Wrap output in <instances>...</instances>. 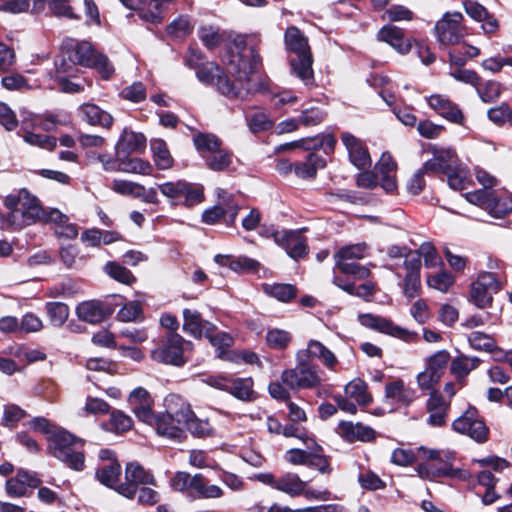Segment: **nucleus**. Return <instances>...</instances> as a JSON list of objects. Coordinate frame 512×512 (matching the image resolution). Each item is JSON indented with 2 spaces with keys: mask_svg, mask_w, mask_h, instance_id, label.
<instances>
[{
  "mask_svg": "<svg viewBox=\"0 0 512 512\" xmlns=\"http://www.w3.org/2000/svg\"><path fill=\"white\" fill-rule=\"evenodd\" d=\"M194 56L195 51L191 50L186 64L196 70L200 82L215 86L224 96L243 99L254 90L252 75L259 59L254 49L246 45L243 34H234L224 44L222 59L230 76L222 74L220 67L213 62H194Z\"/></svg>",
  "mask_w": 512,
  "mask_h": 512,
  "instance_id": "obj_1",
  "label": "nucleus"
},
{
  "mask_svg": "<svg viewBox=\"0 0 512 512\" xmlns=\"http://www.w3.org/2000/svg\"><path fill=\"white\" fill-rule=\"evenodd\" d=\"M5 205L10 210L8 224L14 228L21 229L40 221L42 207L26 189H22L17 196H8Z\"/></svg>",
  "mask_w": 512,
  "mask_h": 512,
  "instance_id": "obj_2",
  "label": "nucleus"
},
{
  "mask_svg": "<svg viewBox=\"0 0 512 512\" xmlns=\"http://www.w3.org/2000/svg\"><path fill=\"white\" fill-rule=\"evenodd\" d=\"M285 44L287 50L295 55L290 58L292 74L298 77L306 86L313 85V59L308 39L303 34H285Z\"/></svg>",
  "mask_w": 512,
  "mask_h": 512,
  "instance_id": "obj_3",
  "label": "nucleus"
},
{
  "mask_svg": "<svg viewBox=\"0 0 512 512\" xmlns=\"http://www.w3.org/2000/svg\"><path fill=\"white\" fill-rule=\"evenodd\" d=\"M418 476L424 480H434L439 477H451L466 479L468 473L464 470H454L451 464L443 458L439 450L419 447L418 464L416 467Z\"/></svg>",
  "mask_w": 512,
  "mask_h": 512,
  "instance_id": "obj_4",
  "label": "nucleus"
},
{
  "mask_svg": "<svg viewBox=\"0 0 512 512\" xmlns=\"http://www.w3.org/2000/svg\"><path fill=\"white\" fill-rule=\"evenodd\" d=\"M62 50L71 53L77 65L96 69L104 79L110 78L114 73V67L108 58L96 51L89 42L67 38L62 44Z\"/></svg>",
  "mask_w": 512,
  "mask_h": 512,
  "instance_id": "obj_5",
  "label": "nucleus"
},
{
  "mask_svg": "<svg viewBox=\"0 0 512 512\" xmlns=\"http://www.w3.org/2000/svg\"><path fill=\"white\" fill-rule=\"evenodd\" d=\"M76 445V438L61 428L48 440V450L54 457L75 470H82L84 455L75 449Z\"/></svg>",
  "mask_w": 512,
  "mask_h": 512,
  "instance_id": "obj_6",
  "label": "nucleus"
},
{
  "mask_svg": "<svg viewBox=\"0 0 512 512\" xmlns=\"http://www.w3.org/2000/svg\"><path fill=\"white\" fill-rule=\"evenodd\" d=\"M281 381L291 389H312L321 384L322 377L316 365L297 359L294 368L282 372Z\"/></svg>",
  "mask_w": 512,
  "mask_h": 512,
  "instance_id": "obj_7",
  "label": "nucleus"
},
{
  "mask_svg": "<svg viewBox=\"0 0 512 512\" xmlns=\"http://www.w3.org/2000/svg\"><path fill=\"white\" fill-rule=\"evenodd\" d=\"M125 482L117 487V492L122 496L133 499L139 485L156 486V479L151 471L145 469L138 462H128L124 472Z\"/></svg>",
  "mask_w": 512,
  "mask_h": 512,
  "instance_id": "obj_8",
  "label": "nucleus"
},
{
  "mask_svg": "<svg viewBox=\"0 0 512 512\" xmlns=\"http://www.w3.org/2000/svg\"><path fill=\"white\" fill-rule=\"evenodd\" d=\"M452 426L456 432L467 435L478 443L488 439L489 429L474 407L468 408L453 422Z\"/></svg>",
  "mask_w": 512,
  "mask_h": 512,
  "instance_id": "obj_9",
  "label": "nucleus"
},
{
  "mask_svg": "<svg viewBox=\"0 0 512 512\" xmlns=\"http://www.w3.org/2000/svg\"><path fill=\"white\" fill-rule=\"evenodd\" d=\"M185 344L186 342L182 336L171 333L161 346L152 350L151 357L159 363L181 366L185 363L183 356Z\"/></svg>",
  "mask_w": 512,
  "mask_h": 512,
  "instance_id": "obj_10",
  "label": "nucleus"
},
{
  "mask_svg": "<svg viewBox=\"0 0 512 512\" xmlns=\"http://www.w3.org/2000/svg\"><path fill=\"white\" fill-rule=\"evenodd\" d=\"M125 7L137 11L138 17L145 23L158 25L165 18L167 4L173 0H119Z\"/></svg>",
  "mask_w": 512,
  "mask_h": 512,
  "instance_id": "obj_11",
  "label": "nucleus"
},
{
  "mask_svg": "<svg viewBox=\"0 0 512 512\" xmlns=\"http://www.w3.org/2000/svg\"><path fill=\"white\" fill-rule=\"evenodd\" d=\"M358 321L366 328L397 337L406 342H411L416 338V333L399 327L391 320L378 315L371 313L359 314Z\"/></svg>",
  "mask_w": 512,
  "mask_h": 512,
  "instance_id": "obj_12",
  "label": "nucleus"
},
{
  "mask_svg": "<svg viewBox=\"0 0 512 512\" xmlns=\"http://www.w3.org/2000/svg\"><path fill=\"white\" fill-rule=\"evenodd\" d=\"M341 141L347 150L350 162L358 169L371 166L372 159L364 141L350 132L341 133Z\"/></svg>",
  "mask_w": 512,
  "mask_h": 512,
  "instance_id": "obj_13",
  "label": "nucleus"
},
{
  "mask_svg": "<svg viewBox=\"0 0 512 512\" xmlns=\"http://www.w3.org/2000/svg\"><path fill=\"white\" fill-rule=\"evenodd\" d=\"M272 236L291 258L297 260L307 254V242L300 231H275Z\"/></svg>",
  "mask_w": 512,
  "mask_h": 512,
  "instance_id": "obj_14",
  "label": "nucleus"
},
{
  "mask_svg": "<svg viewBox=\"0 0 512 512\" xmlns=\"http://www.w3.org/2000/svg\"><path fill=\"white\" fill-rule=\"evenodd\" d=\"M384 399L390 405L407 407L416 399V391L402 379H395L385 384Z\"/></svg>",
  "mask_w": 512,
  "mask_h": 512,
  "instance_id": "obj_15",
  "label": "nucleus"
},
{
  "mask_svg": "<svg viewBox=\"0 0 512 512\" xmlns=\"http://www.w3.org/2000/svg\"><path fill=\"white\" fill-rule=\"evenodd\" d=\"M150 417L151 419L142 420V422L152 426L159 436L173 440H181L184 437V427L165 412L159 414L150 412Z\"/></svg>",
  "mask_w": 512,
  "mask_h": 512,
  "instance_id": "obj_16",
  "label": "nucleus"
},
{
  "mask_svg": "<svg viewBox=\"0 0 512 512\" xmlns=\"http://www.w3.org/2000/svg\"><path fill=\"white\" fill-rule=\"evenodd\" d=\"M431 109H433L442 118L455 123L462 124L464 115L457 104L452 102L447 96L433 94L426 98Z\"/></svg>",
  "mask_w": 512,
  "mask_h": 512,
  "instance_id": "obj_17",
  "label": "nucleus"
},
{
  "mask_svg": "<svg viewBox=\"0 0 512 512\" xmlns=\"http://www.w3.org/2000/svg\"><path fill=\"white\" fill-rule=\"evenodd\" d=\"M296 359H302L308 363H311L313 359H318L330 370H335L338 363L335 354L317 340H310L306 349L297 352Z\"/></svg>",
  "mask_w": 512,
  "mask_h": 512,
  "instance_id": "obj_18",
  "label": "nucleus"
},
{
  "mask_svg": "<svg viewBox=\"0 0 512 512\" xmlns=\"http://www.w3.org/2000/svg\"><path fill=\"white\" fill-rule=\"evenodd\" d=\"M458 166V157L451 149H433V157L424 163V169L433 173H448Z\"/></svg>",
  "mask_w": 512,
  "mask_h": 512,
  "instance_id": "obj_19",
  "label": "nucleus"
},
{
  "mask_svg": "<svg viewBox=\"0 0 512 512\" xmlns=\"http://www.w3.org/2000/svg\"><path fill=\"white\" fill-rule=\"evenodd\" d=\"M183 330L195 338L206 337L208 333L216 330L215 325L204 320L197 310H183Z\"/></svg>",
  "mask_w": 512,
  "mask_h": 512,
  "instance_id": "obj_20",
  "label": "nucleus"
},
{
  "mask_svg": "<svg viewBox=\"0 0 512 512\" xmlns=\"http://www.w3.org/2000/svg\"><path fill=\"white\" fill-rule=\"evenodd\" d=\"M375 169L381 177V187L387 192L396 191L398 185L396 180L397 164L390 153L384 152L377 162Z\"/></svg>",
  "mask_w": 512,
  "mask_h": 512,
  "instance_id": "obj_21",
  "label": "nucleus"
},
{
  "mask_svg": "<svg viewBox=\"0 0 512 512\" xmlns=\"http://www.w3.org/2000/svg\"><path fill=\"white\" fill-rule=\"evenodd\" d=\"M404 268L406 270L404 277V294L408 298H414L419 294L421 288V261L419 256H413L405 260Z\"/></svg>",
  "mask_w": 512,
  "mask_h": 512,
  "instance_id": "obj_22",
  "label": "nucleus"
},
{
  "mask_svg": "<svg viewBox=\"0 0 512 512\" xmlns=\"http://www.w3.org/2000/svg\"><path fill=\"white\" fill-rule=\"evenodd\" d=\"M165 413L184 427L194 415L190 405L177 394H169L165 400Z\"/></svg>",
  "mask_w": 512,
  "mask_h": 512,
  "instance_id": "obj_23",
  "label": "nucleus"
},
{
  "mask_svg": "<svg viewBox=\"0 0 512 512\" xmlns=\"http://www.w3.org/2000/svg\"><path fill=\"white\" fill-rule=\"evenodd\" d=\"M463 7L465 12L474 20L482 22L484 32H496L499 28L498 20L494 15L490 14L488 10L475 0H463Z\"/></svg>",
  "mask_w": 512,
  "mask_h": 512,
  "instance_id": "obj_24",
  "label": "nucleus"
},
{
  "mask_svg": "<svg viewBox=\"0 0 512 512\" xmlns=\"http://www.w3.org/2000/svg\"><path fill=\"white\" fill-rule=\"evenodd\" d=\"M40 480L25 470H19L15 477L7 480L5 488L10 497L18 498L24 496L28 487H37Z\"/></svg>",
  "mask_w": 512,
  "mask_h": 512,
  "instance_id": "obj_25",
  "label": "nucleus"
},
{
  "mask_svg": "<svg viewBox=\"0 0 512 512\" xmlns=\"http://www.w3.org/2000/svg\"><path fill=\"white\" fill-rule=\"evenodd\" d=\"M80 118L92 126L110 128L113 124V117L107 111L93 103H85L78 108Z\"/></svg>",
  "mask_w": 512,
  "mask_h": 512,
  "instance_id": "obj_26",
  "label": "nucleus"
},
{
  "mask_svg": "<svg viewBox=\"0 0 512 512\" xmlns=\"http://www.w3.org/2000/svg\"><path fill=\"white\" fill-rule=\"evenodd\" d=\"M128 402L140 421L151 419L153 400L146 389L142 387L134 389L129 395Z\"/></svg>",
  "mask_w": 512,
  "mask_h": 512,
  "instance_id": "obj_27",
  "label": "nucleus"
},
{
  "mask_svg": "<svg viewBox=\"0 0 512 512\" xmlns=\"http://www.w3.org/2000/svg\"><path fill=\"white\" fill-rule=\"evenodd\" d=\"M338 434L348 442L371 441L375 438V431L361 423L343 421L338 425Z\"/></svg>",
  "mask_w": 512,
  "mask_h": 512,
  "instance_id": "obj_28",
  "label": "nucleus"
},
{
  "mask_svg": "<svg viewBox=\"0 0 512 512\" xmlns=\"http://www.w3.org/2000/svg\"><path fill=\"white\" fill-rule=\"evenodd\" d=\"M448 408L449 403L446 402L440 394L436 392L431 393L427 401V411L429 413L428 423L435 427L444 425Z\"/></svg>",
  "mask_w": 512,
  "mask_h": 512,
  "instance_id": "obj_29",
  "label": "nucleus"
},
{
  "mask_svg": "<svg viewBox=\"0 0 512 512\" xmlns=\"http://www.w3.org/2000/svg\"><path fill=\"white\" fill-rule=\"evenodd\" d=\"M146 146V138L143 134L125 129L116 144V154L124 155L142 151Z\"/></svg>",
  "mask_w": 512,
  "mask_h": 512,
  "instance_id": "obj_30",
  "label": "nucleus"
},
{
  "mask_svg": "<svg viewBox=\"0 0 512 512\" xmlns=\"http://www.w3.org/2000/svg\"><path fill=\"white\" fill-rule=\"evenodd\" d=\"M383 21L397 22V21H411L413 19V12L403 5H391L381 15ZM378 32H402V30L391 24H385Z\"/></svg>",
  "mask_w": 512,
  "mask_h": 512,
  "instance_id": "obj_31",
  "label": "nucleus"
},
{
  "mask_svg": "<svg viewBox=\"0 0 512 512\" xmlns=\"http://www.w3.org/2000/svg\"><path fill=\"white\" fill-rule=\"evenodd\" d=\"M109 313L101 302L94 300L82 302L76 308L77 316L92 324L101 322Z\"/></svg>",
  "mask_w": 512,
  "mask_h": 512,
  "instance_id": "obj_32",
  "label": "nucleus"
},
{
  "mask_svg": "<svg viewBox=\"0 0 512 512\" xmlns=\"http://www.w3.org/2000/svg\"><path fill=\"white\" fill-rule=\"evenodd\" d=\"M97 479L105 486L113 488L117 491V487L122 484L120 482L121 466L116 461H110L103 464L96 471Z\"/></svg>",
  "mask_w": 512,
  "mask_h": 512,
  "instance_id": "obj_33",
  "label": "nucleus"
},
{
  "mask_svg": "<svg viewBox=\"0 0 512 512\" xmlns=\"http://www.w3.org/2000/svg\"><path fill=\"white\" fill-rule=\"evenodd\" d=\"M190 495L194 498H220L223 495V490L217 485L209 484L202 474H195Z\"/></svg>",
  "mask_w": 512,
  "mask_h": 512,
  "instance_id": "obj_34",
  "label": "nucleus"
},
{
  "mask_svg": "<svg viewBox=\"0 0 512 512\" xmlns=\"http://www.w3.org/2000/svg\"><path fill=\"white\" fill-rule=\"evenodd\" d=\"M306 487V482L295 473H286L275 482V489L292 497L301 495Z\"/></svg>",
  "mask_w": 512,
  "mask_h": 512,
  "instance_id": "obj_35",
  "label": "nucleus"
},
{
  "mask_svg": "<svg viewBox=\"0 0 512 512\" xmlns=\"http://www.w3.org/2000/svg\"><path fill=\"white\" fill-rule=\"evenodd\" d=\"M237 216V209L233 206L227 208L216 205L210 209H207L202 214V221L208 225L217 223L222 218H225L226 223L231 224L235 221Z\"/></svg>",
  "mask_w": 512,
  "mask_h": 512,
  "instance_id": "obj_36",
  "label": "nucleus"
},
{
  "mask_svg": "<svg viewBox=\"0 0 512 512\" xmlns=\"http://www.w3.org/2000/svg\"><path fill=\"white\" fill-rule=\"evenodd\" d=\"M150 148L155 165L159 169L166 170L172 167L173 158L164 140L159 138L152 139L150 142Z\"/></svg>",
  "mask_w": 512,
  "mask_h": 512,
  "instance_id": "obj_37",
  "label": "nucleus"
},
{
  "mask_svg": "<svg viewBox=\"0 0 512 512\" xmlns=\"http://www.w3.org/2000/svg\"><path fill=\"white\" fill-rule=\"evenodd\" d=\"M345 395L362 406L372 402V396L367 391V384L361 379H353L345 386Z\"/></svg>",
  "mask_w": 512,
  "mask_h": 512,
  "instance_id": "obj_38",
  "label": "nucleus"
},
{
  "mask_svg": "<svg viewBox=\"0 0 512 512\" xmlns=\"http://www.w3.org/2000/svg\"><path fill=\"white\" fill-rule=\"evenodd\" d=\"M209 342L215 347L217 357L223 360H227V356H231L234 351H230L229 348L233 344V338L225 332L213 331L206 335Z\"/></svg>",
  "mask_w": 512,
  "mask_h": 512,
  "instance_id": "obj_39",
  "label": "nucleus"
},
{
  "mask_svg": "<svg viewBox=\"0 0 512 512\" xmlns=\"http://www.w3.org/2000/svg\"><path fill=\"white\" fill-rule=\"evenodd\" d=\"M490 202L486 206V211L493 217L502 218L512 211V198L498 195L492 191Z\"/></svg>",
  "mask_w": 512,
  "mask_h": 512,
  "instance_id": "obj_40",
  "label": "nucleus"
},
{
  "mask_svg": "<svg viewBox=\"0 0 512 512\" xmlns=\"http://www.w3.org/2000/svg\"><path fill=\"white\" fill-rule=\"evenodd\" d=\"M247 126L252 133H260L269 130L273 126L272 120L263 110H253L245 115Z\"/></svg>",
  "mask_w": 512,
  "mask_h": 512,
  "instance_id": "obj_41",
  "label": "nucleus"
},
{
  "mask_svg": "<svg viewBox=\"0 0 512 512\" xmlns=\"http://www.w3.org/2000/svg\"><path fill=\"white\" fill-rule=\"evenodd\" d=\"M480 360L477 357H467L461 355L452 360L450 370L451 373L458 379H463L472 370L476 369Z\"/></svg>",
  "mask_w": 512,
  "mask_h": 512,
  "instance_id": "obj_42",
  "label": "nucleus"
},
{
  "mask_svg": "<svg viewBox=\"0 0 512 512\" xmlns=\"http://www.w3.org/2000/svg\"><path fill=\"white\" fill-rule=\"evenodd\" d=\"M119 171L124 173L150 175L153 171V167L148 161H144L140 158H128L121 155Z\"/></svg>",
  "mask_w": 512,
  "mask_h": 512,
  "instance_id": "obj_43",
  "label": "nucleus"
},
{
  "mask_svg": "<svg viewBox=\"0 0 512 512\" xmlns=\"http://www.w3.org/2000/svg\"><path fill=\"white\" fill-rule=\"evenodd\" d=\"M193 143L198 152L202 154V156H207L206 153L210 155L218 151V148L221 147V140L214 134L210 133H198L193 137Z\"/></svg>",
  "mask_w": 512,
  "mask_h": 512,
  "instance_id": "obj_44",
  "label": "nucleus"
},
{
  "mask_svg": "<svg viewBox=\"0 0 512 512\" xmlns=\"http://www.w3.org/2000/svg\"><path fill=\"white\" fill-rule=\"evenodd\" d=\"M378 40L389 44L401 54L409 52L413 43L409 34H378Z\"/></svg>",
  "mask_w": 512,
  "mask_h": 512,
  "instance_id": "obj_45",
  "label": "nucleus"
},
{
  "mask_svg": "<svg viewBox=\"0 0 512 512\" xmlns=\"http://www.w3.org/2000/svg\"><path fill=\"white\" fill-rule=\"evenodd\" d=\"M204 158L207 167L213 171H223L232 164V153L221 147Z\"/></svg>",
  "mask_w": 512,
  "mask_h": 512,
  "instance_id": "obj_46",
  "label": "nucleus"
},
{
  "mask_svg": "<svg viewBox=\"0 0 512 512\" xmlns=\"http://www.w3.org/2000/svg\"><path fill=\"white\" fill-rule=\"evenodd\" d=\"M474 282L494 295L502 289L504 278L499 273L481 272Z\"/></svg>",
  "mask_w": 512,
  "mask_h": 512,
  "instance_id": "obj_47",
  "label": "nucleus"
},
{
  "mask_svg": "<svg viewBox=\"0 0 512 512\" xmlns=\"http://www.w3.org/2000/svg\"><path fill=\"white\" fill-rule=\"evenodd\" d=\"M460 12H446L434 26V32H459L463 21Z\"/></svg>",
  "mask_w": 512,
  "mask_h": 512,
  "instance_id": "obj_48",
  "label": "nucleus"
},
{
  "mask_svg": "<svg viewBox=\"0 0 512 512\" xmlns=\"http://www.w3.org/2000/svg\"><path fill=\"white\" fill-rule=\"evenodd\" d=\"M263 291L282 302L290 301L297 294L296 288L290 284H263Z\"/></svg>",
  "mask_w": 512,
  "mask_h": 512,
  "instance_id": "obj_49",
  "label": "nucleus"
},
{
  "mask_svg": "<svg viewBox=\"0 0 512 512\" xmlns=\"http://www.w3.org/2000/svg\"><path fill=\"white\" fill-rule=\"evenodd\" d=\"M104 271L114 280L126 285H130L136 280L130 270L114 261L106 263L104 266Z\"/></svg>",
  "mask_w": 512,
  "mask_h": 512,
  "instance_id": "obj_50",
  "label": "nucleus"
},
{
  "mask_svg": "<svg viewBox=\"0 0 512 512\" xmlns=\"http://www.w3.org/2000/svg\"><path fill=\"white\" fill-rule=\"evenodd\" d=\"M311 444H307V448L311 450V455L309 458L308 466L317 469L320 473H330L331 467L328 462V459L320 454L322 448L318 444L315 443L313 439H309Z\"/></svg>",
  "mask_w": 512,
  "mask_h": 512,
  "instance_id": "obj_51",
  "label": "nucleus"
},
{
  "mask_svg": "<svg viewBox=\"0 0 512 512\" xmlns=\"http://www.w3.org/2000/svg\"><path fill=\"white\" fill-rule=\"evenodd\" d=\"M449 360L450 354L446 350L437 351L427 358L426 369L441 378L446 370Z\"/></svg>",
  "mask_w": 512,
  "mask_h": 512,
  "instance_id": "obj_52",
  "label": "nucleus"
},
{
  "mask_svg": "<svg viewBox=\"0 0 512 512\" xmlns=\"http://www.w3.org/2000/svg\"><path fill=\"white\" fill-rule=\"evenodd\" d=\"M367 245L357 243L341 248L335 255L336 263L341 261L352 262L354 259H362L367 254Z\"/></svg>",
  "mask_w": 512,
  "mask_h": 512,
  "instance_id": "obj_53",
  "label": "nucleus"
},
{
  "mask_svg": "<svg viewBox=\"0 0 512 512\" xmlns=\"http://www.w3.org/2000/svg\"><path fill=\"white\" fill-rule=\"evenodd\" d=\"M77 63L74 61L71 53H65L62 51V56L55 62L56 67V78L62 79L65 77L74 76L78 69Z\"/></svg>",
  "mask_w": 512,
  "mask_h": 512,
  "instance_id": "obj_54",
  "label": "nucleus"
},
{
  "mask_svg": "<svg viewBox=\"0 0 512 512\" xmlns=\"http://www.w3.org/2000/svg\"><path fill=\"white\" fill-rule=\"evenodd\" d=\"M181 200L178 203H183L187 207H192L201 203L204 199L203 188L196 184H191L185 181V187L182 189Z\"/></svg>",
  "mask_w": 512,
  "mask_h": 512,
  "instance_id": "obj_55",
  "label": "nucleus"
},
{
  "mask_svg": "<svg viewBox=\"0 0 512 512\" xmlns=\"http://www.w3.org/2000/svg\"><path fill=\"white\" fill-rule=\"evenodd\" d=\"M252 386L253 382L250 378H232L228 392L238 399L250 400L253 393Z\"/></svg>",
  "mask_w": 512,
  "mask_h": 512,
  "instance_id": "obj_56",
  "label": "nucleus"
},
{
  "mask_svg": "<svg viewBox=\"0 0 512 512\" xmlns=\"http://www.w3.org/2000/svg\"><path fill=\"white\" fill-rule=\"evenodd\" d=\"M470 346L479 351H492L495 348V340L487 333L473 331L468 335Z\"/></svg>",
  "mask_w": 512,
  "mask_h": 512,
  "instance_id": "obj_57",
  "label": "nucleus"
},
{
  "mask_svg": "<svg viewBox=\"0 0 512 512\" xmlns=\"http://www.w3.org/2000/svg\"><path fill=\"white\" fill-rule=\"evenodd\" d=\"M454 282V277L447 271H441L427 277L428 286L443 293H446Z\"/></svg>",
  "mask_w": 512,
  "mask_h": 512,
  "instance_id": "obj_58",
  "label": "nucleus"
},
{
  "mask_svg": "<svg viewBox=\"0 0 512 512\" xmlns=\"http://www.w3.org/2000/svg\"><path fill=\"white\" fill-rule=\"evenodd\" d=\"M321 162L322 159L319 156L310 154L306 162L294 166V172L298 177L312 178L316 175L317 167Z\"/></svg>",
  "mask_w": 512,
  "mask_h": 512,
  "instance_id": "obj_59",
  "label": "nucleus"
},
{
  "mask_svg": "<svg viewBox=\"0 0 512 512\" xmlns=\"http://www.w3.org/2000/svg\"><path fill=\"white\" fill-rule=\"evenodd\" d=\"M46 309L49 316V320L54 326H60L68 319L69 308L64 303H48Z\"/></svg>",
  "mask_w": 512,
  "mask_h": 512,
  "instance_id": "obj_60",
  "label": "nucleus"
},
{
  "mask_svg": "<svg viewBox=\"0 0 512 512\" xmlns=\"http://www.w3.org/2000/svg\"><path fill=\"white\" fill-rule=\"evenodd\" d=\"M470 297L471 301L480 309L489 307L493 301V294L475 282L471 284Z\"/></svg>",
  "mask_w": 512,
  "mask_h": 512,
  "instance_id": "obj_61",
  "label": "nucleus"
},
{
  "mask_svg": "<svg viewBox=\"0 0 512 512\" xmlns=\"http://www.w3.org/2000/svg\"><path fill=\"white\" fill-rule=\"evenodd\" d=\"M266 341L270 348L280 350L288 346L291 341V336L289 332L285 330L272 329L268 331Z\"/></svg>",
  "mask_w": 512,
  "mask_h": 512,
  "instance_id": "obj_62",
  "label": "nucleus"
},
{
  "mask_svg": "<svg viewBox=\"0 0 512 512\" xmlns=\"http://www.w3.org/2000/svg\"><path fill=\"white\" fill-rule=\"evenodd\" d=\"M194 483V476L184 471H178L170 480V486L173 490L187 492L191 494Z\"/></svg>",
  "mask_w": 512,
  "mask_h": 512,
  "instance_id": "obj_63",
  "label": "nucleus"
},
{
  "mask_svg": "<svg viewBox=\"0 0 512 512\" xmlns=\"http://www.w3.org/2000/svg\"><path fill=\"white\" fill-rule=\"evenodd\" d=\"M142 315V306L138 301H130L126 303L117 314V317L122 322H133L140 319Z\"/></svg>",
  "mask_w": 512,
  "mask_h": 512,
  "instance_id": "obj_64",
  "label": "nucleus"
}]
</instances>
